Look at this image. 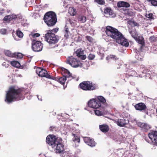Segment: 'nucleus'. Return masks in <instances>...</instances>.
I'll return each instance as SVG.
<instances>
[{
    "label": "nucleus",
    "instance_id": "nucleus-28",
    "mask_svg": "<svg viewBox=\"0 0 157 157\" xmlns=\"http://www.w3.org/2000/svg\"><path fill=\"white\" fill-rule=\"evenodd\" d=\"M5 55L9 57H13L14 56V53H12L9 50H6L5 52Z\"/></svg>",
    "mask_w": 157,
    "mask_h": 157
},
{
    "label": "nucleus",
    "instance_id": "nucleus-56",
    "mask_svg": "<svg viewBox=\"0 0 157 157\" xmlns=\"http://www.w3.org/2000/svg\"><path fill=\"white\" fill-rule=\"evenodd\" d=\"M5 63H5V62H4V63H3L2 65H5Z\"/></svg>",
    "mask_w": 157,
    "mask_h": 157
},
{
    "label": "nucleus",
    "instance_id": "nucleus-19",
    "mask_svg": "<svg viewBox=\"0 0 157 157\" xmlns=\"http://www.w3.org/2000/svg\"><path fill=\"white\" fill-rule=\"evenodd\" d=\"M135 39L138 43L141 45V48L144 46L145 42L143 36H137Z\"/></svg>",
    "mask_w": 157,
    "mask_h": 157
},
{
    "label": "nucleus",
    "instance_id": "nucleus-45",
    "mask_svg": "<svg viewBox=\"0 0 157 157\" xmlns=\"http://www.w3.org/2000/svg\"><path fill=\"white\" fill-rule=\"evenodd\" d=\"M30 35L33 38H35L39 37L40 36V35L38 33H31Z\"/></svg>",
    "mask_w": 157,
    "mask_h": 157
},
{
    "label": "nucleus",
    "instance_id": "nucleus-20",
    "mask_svg": "<svg viewBox=\"0 0 157 157\" xmlns=\"http://www.w3.org/2000/svg\"><path fill=\"white\" fill-rule=\"evenodd\" d=\"M149 69H139L137 71V75L140 78H142L144 76L147 77L148 75L146 70H149Z\"/></svg>",
    "mask_w": 157,
    "mask_h": 157
},
{
    "label": "nucleus",
    "instance_id": "nucleus-32",
    "mask_svg": "<svg viewBox=\"0 0 157 157\" xmlns=\"http://www.w3.org/2000/svg\"><path fill=\"white\" fill-rule=\"evenodd\" d=\"M129 75L131 76H137V72H136L134 70L132 69H129Z\"/></svg>",
    "mask_w": 157,
    "mask_h": 157
},
{
    "label": "nucleus",
    "instance_id": "nucleus-30",
    "mask_svg": "<svg viewBox=\"0 0 157 157\" xmlns=\"http://www.w3.org/2000/svg\"><path fill=\"white\" fill-rule=\"evenodd\" d=\"M73 136H74L73 138V141L75 143H79L80 141L79 137L76 136L74 134H73Z\"/></svg>",
    "mask_w": 157,
    "mask_h": 157
},
{
    "label": "nucleus",
    "instance_id": "nucleus-35",
    "mask_svg": "<svg viewBox=\"0 0 157 157\" xmlns=\"http://www.w3.org/2000/svg\"><path fill=\"white\" fill-rule=\"evenodd\" d=\"M85 38L90 43H93L94 41V40L92 37L90 36H86Z\"/></svg>",
    "mask_w": 157,
    "mask_h": 157
},
{
    "label": "nucleus",
    "instance_id": "nucleus-18",
    "mask_svg": "<svg viewBox=\"0 0 157 157\" xmlns=\"http://www.w3.org/2000/svg\"><path fill=\"white\" fill-rule=\"evenodd\" d=\"M84 51L82 49H78L76 52L77 56L80 59L83 60L85 59L86 58L85 55H83Z\"/></svg>",
    "mask_w": 157,
    "mask_h": 157
},
{
    "label": "nucleus",
    "instance_id": "nucleus-40",
    "mask_svg": "<svg viewBox=\"0 0 157 157\" xmlns=\"http://www.w3.org/2000/svg\"><path fill=\"white\" fill-rule=\"evenodd\" d=\"M95 57V55L93 54L90 53L87 57L88 59L89 60H92L94 59Z\"/></svg>",
    "mask_w": 157,
    "mask_h": 157
},
{
    "label": "nucleus",
    "instance_id": "nucleus-15",
    "mask_svg": "<svg viewBox=\"0 0 157 157\" xmlns=\"http://www.w3.org/2000/svg\"><path fill=\"white\" fill-rule=\"evenodd\" d=\"M85 143L91 147H93L95 145V142L94 140L90 138L89 137H84L83 138Z\"/></svg>",
    "mask_w": 157,
    "mask_h": 157
},
{
    "label": "nucleus",
    "instance_id": "nucleus-54",
    "mask_svg": "<svg viewBox=\"0 0 157 157\" xmlns=\"http://www.w3.org/2000/svg\"><path fill=\"white\" fill-rule=\"evenodd\" d=\"M144 65H141V68H144Z\"/></svg>",
    "mask_w": 157,
    "mask_h": 157
},
{
    "label": "nucleus",
    "instance_id": "nucleus-41",
    "mask_svg": "<svg viewBox=\"0 0 157 157\" xmlns=\"http://www.w3.org/2000/svg\"><path fill=\"white\" fill-rule=\"evenodd\" d=\"M94 111L95 114L97 116H100L103 114V112L99 110H94Z\"/></svg>",
    "mask_w": 157,
    "mask_h": 157
},
{
    "label": "nucleus",
    "instance_id": "nucleus-13",
    "mask_svg": "<svg viewBox=\"0 0 157 157\" xmlns=\"http://www.w3.org/2000/svg\"><path fill=\"white\" fill-rule=\"evenodd\" d=\"M137 125L141 128V130L145 132H147L151 128L150 125L147 123L139 122L137 123Z\"/></svg>",
    "mask_w": 157,
    "mask_h": 157
},
{
    "label": "nucleus",
    "instance_id": "nucleus-7",
    "mask_svg": "<svg viewBox=\"0 0 157 157\" xmlns=\"http://www.w3.org/2000/svg\"><path fill=\"white\" fill-rule=\"evenodd\" d=\"M47 144L51 146H55V145L58 144H62V139L57 138L53 135H48L46 140Z\"/></svg>",
    "mask_w": 157,
    "mask_h": 157
},
{
    "label": "nucleus",
    "instance_id": "nucleus-50",
    "mask_svg": "<svg viewBox=\"0 0 157 157\" xmlns=\"http://www.w3.org/2000/svg\"><path fill=\"white\" fill-rule=\"evenodd\" d=\"M55 68H56V69H59V67L58 66H55ZM50 67H51V68H54V67H55V66H54L53 65H51V66H50Z\"/></svg>",
    "mask_w": 157,
    "mask_h": 157
},
{
    "label": "nucleus",
    "instance_id": "nucleus-48",
    "mask_svg": "<svg viewBox=\"0 0 157 157\" xmlns=\"http://www.w3.org/2000/svg\"><path fill=\"white\" fill-rule=\"evenodd\" d=\"M6 29H2L0 30V33L2 34H5L6 32Z\"/></svg>",
    "mask_w": 157,
    "mask_h": 157
},
{
    "label": "nucleus",
    "instance_id": "nucleus-58",
    "mask_svg": "<svg viewBox=\"0 0 157 157\" xmlns=\"http://www.w3.org/2000/svg\"><path fill=\"white\" fill-rule=\"evenodd\" d=\"M121 155H123V152H122V153H121Z\"/></svg>",
    "mask_w": 157,
    "mask_h": 157
},
{
    "label": "nucleus",
    "instance_id": "nucleus-36",
    "mask_svg": "<svg viewBox=\"0 0 157 157\" xmlns=\"http://www.w3.org/2000/svg\"><path fill=\"white\" fill-rule=\"evenodd\" d=\"M109 17H114L115 16V14L113 13V11L109 8Z\"/></svg>",
    "mask_w": 157,
    "mask_h": 157
},
{
    "label": "nucleus",
    "instance_id": "nucleus-11",
    "mask_svg": "<svg viewBox=\"0 0 157 157\" xmlns=\"http://www.w3.org/2000/svg\"><path fill=\"white\" fill-rule=\"evenodd\" d=\"M51 147L54 149L56 153H61L64 151V145L63 143L56 144L54 147Z\"/></svg>",
    "mask_w": 157,
    "mask_h": 157
},
{
    "label": "nucleus",
    "instance_id": "nucleus-39",
    "mask_svg": "<svg viewBox=\"0 0 157 157\" xmlns=\"http://www.w3.org/2000/svg\"><path fill=\"white\" fill-rule=\"evenodd\" d=\"M16 35L19 38H21L23 36V33L20 30L17 31H16Z\"/></svg>",
    "mask_w": 157,
    "mask_h": 157
},
{
    "label": "nucleus",
    "instance_id": "nucleus-34",
    "mask_svg": "<svg viewBox=\"0 0 157 157\" xmlns=\"http://www.w3.org/2000/svg\"><path fill=\"white\" fill-rule=\"evenodd\" d=\"M147 1L150 2L152 6H157V0H147Z\"/></svg>",
    "mask_w": 157,
    "mask_h": 157
},
{
    "label": "nucleus",
    "instance_id": "nucleus-24",
    "mask_svg": "<svg viewBox=\"0 0 157 157\" xmlns=\"http://www.w3.org/2000/svg\"><path fill=\"white\" fill-rule=\"evenodd\" d=\"M11 65L14 67L19 68L21 66L20 63L16 61H11L10 62Z\"/></svg>",
    "mask_w": 157,
    "mask_h": 157
},
{
    "label": "nucleus",
    "instance_id": "nucleus-22",
    "mask_svg": "<svg viewBox=\"0 0 157 157\" xmlns=\"http://www.w3.org/2000/svg\"><path fill=\"white\" fill-rule=\"evenodd\" d=\"M17 18V16L13 14L6 16L3 19V20L9 21L13 19H15Z\"/></svg>",
    "mask_w": 157,
    "mask_h": 157
},
{
    "label": "nucleus",
    "instance_id": "nucleus-43",
    "mask_svg": "<svg viewBox=\"0 0 157 157\" xmlns=\"http://www.w3.org/2000/svg\"><path fill=\"white\" fill-rule=\"evenodd\" d=\"M59 28H55L53 29L52 30H49L46 31V32L49 33H53V32L55 33H56L58 31Z\"/></svg>",
    "mask_w": 157,
    "mask_h": 157
},
{
    "label": "nucleus",
    "instance_id": "nucleus-1",
    "mask_svg": "<svg viewBox=\"0 0 157 157\" xmlns=\"http://www.w3.org/2000/svg\"><path fill=\"white\" fill-rule=\"evenodd\" d=\"M25 91L24 88H17L15 86H11L6 94L5 101L8 104L12 103L14 100L19 101L24 98Z\"/></svg>",
    "mask_w": 157,
    "mask_h": 157
},
{
    "label": "nucleus",
    "instance_id": "nucleus-9",
    "mask_svg": "<svg viewBox=\"0 0 157 157\" xmlns=\"http://www.w3.org/2000/svg\"><path fill=\"white\" fill-rule=\"evenodd\" d=\"M32 45V49L35 52H39L41 51L42 50L43 45L40 41L33 40Z\"/></svg>",
    "mask_w": 157,
    "mask_h": 157
},
{
    "label": "nucleus",
    "instance_id": "nucleus-16",
    "mask_svg": "<svg viewBox=\"0 0 157 157\" xmlns=\"http://www.w3.org/2000/svg\"><path fill=\"white\" fill-rule=\"evenodd\" d=\"M134 107L136 110L140 111H144L147 108L146 106L142 102H140L135 105Z\"/></svg>",
    "mask_w": 157,
    "mask_h": 157
},
{
    "label": "nucleus",
    "instance_id": "nucleus-33",
    "mask_svg": "<svg viewBox=\"0 0 157 157\" xmlns=\"http://www.w3.org/2000/svg\"><path fill=\"white\" fill-rule=\"evenodd\" d=\"M14 56L13 57L20 59L23 58V55L21 53L15 52L14 53Z\"/></svg>",
    "mask_w": 157,
    "mask_h": 157
},
{
    "label": "nucleus",
    "instance_id": "nucleus-12",
    "mask_svg": "<svg viewBox=\"0 0 157 157\" xmlns=\"http://www.w3.org/2000/svg\"><path fill=\"white\" fill-rule=\"evenodd\" d=\"M36 73L39 76L41 77H45L48 78H50L51 76L47 72L45 69H37L36 70Z\"/></svg>",
    "mask_w": 157,
    "mask_h": 157
},
{
    "label": "nucleus",
    "instance_id": "nucleus-27",
    "mask_svg": "<svg viewBox=\"0 0 157 157\" xmlns=\"http://www.w3.org/2000/svg\"><path fill=\"white\" fill-rule=\"evenodd\" d=\"M78 21L82 23H84L86 21V17L84 16H79L78 17Z\"/></svg>",
    "mask_w": 157,
    "mask_h": 157
},
{
    "label": "nucleus",
    "instance_id": "nucleus-44",
    "mask_svg": "<svg viewBox=\"0 0 157 157\" xmlns=\"http://www.w3.org/2000/svg\"><path fill=\"white\" fill-rule=\"evenodd\" d=\"M109 59H111L114 60H116L118 59L116 56L111 55H110L109 57Z\"/></svg>",
    "mask_w": 157,
    "mask_h": 157
},
{
    "label": "nucleus",
    "instance_id": "nucleus-2",
    "mask_svg": "<svg viewBox=\"0 0 157 157\" xmlns=\"http://www.w3.org/2000/svg\"><path fill=\"white\" fill-rule=\"evenodd\" d=\"M109 36L115 39L116 42L125 47L128 46V42L117 29L109 25Z\"/></svg>",
    "mask_w": 157,
    "mask_h": 157
},
{
    "label": "nucleus",
    "instance_id": "nucleus-5",
    "mask_svg": "<svg viewBox=\"0 0 157 157\" xmlns=\"http://www.w3.org/2000/svg\"><path fill=\"white\" fill-rule=\"evenodd\" d=\"M62 74L63 76L60 78L53 77L52 78H50L56 81L63 86L65 84L66 80V78H70L71 77V74L68 70V69H62Z\"/></svg>",
    "mask_w": 157,
    "mask_h": 157
},
{
    "label": "nucleus",
    "instance_id": "nucleus-31",
    "mask_svg": "<svg viewBox=\"0 0 157 157\" xmlns=\"http://www.w3.org/2000/svg\"><path fill=\"white\" fill-rule=\"evenodd\" d=\"M128 24L131 25L132 26H139V24L136 22L134 21L129 20L128 21Z\"/></svg>",
    "mask_w": 157,
    "mask_h": 157
},
{
    "label": "nucleus",
    "instance_id": "nucleus-23",
    "mask_svg": "<svg viewBox=\"0 0 157 157\" xmlns=\"http://www.w3.org/2000/svg\"><path fill=\"white\" fill-rule=\"evenodd\" d=\"M117 6L119 7H125L127 8L129 7L130 6V4L128 3L123 1L118 2Z\"/></svg>",
    "mask_w": 157,
    "mask_h": 157
},
{
    "label": "nucleus",
    "instance_id": "nucleus-21",
    "mask_svg": "<svg viewBox=\"0 0 157 157\" xmlns=\"http://www.w3.org/2000/svg\"><path fill=\"white\" fill-rule=\"evenodd\" d=\"M100 130L102 132L106 133L108 131V125L105 124H103L99 125Z\"/></svg>",
    "mask_w": 157,
    "mask_h": 157
},
{
    "label": "nucleus",
    "instance_id": "nucleus-53",
    "mask_svg": "<svg viewBox=\"0 0 157 157\" xmlns=\"http://www.w3.org/2000/svg\"><path fill=\"white\" fill-rule=\"evenodd\" d=\"M36 69H43L42 67H36Z\"/></svg>",
    "mask_w": 157,
    "mask_h": 157
},
{
    "label": "nucleus",
    "instance_id": "nucleus-52",
    "mask_svg": "<svg viewBox=\"0 0 157 157\" xmlns=\"http://www.w3.org/2000/svg\"><path fill=\"white\" fill-rule=\"evenodd\" d=\"M106 31H105V32L106 33V34H107V35H108V26H107L106 27Z\"/></svg>",
    "mask_w": 157,
    "mask_h": 157
},
{
    "label": "nucleus",
    "instance_id": "nucleus-55",
    "mask_svg": "<svg viewBox=\"0 0 157 157\" xmlns=\"http://www.w3.org/2000/svg\"><path fill=\"white\" fill-rule=\"evenodd\" d=\"M120 152H121V151H120V150H119V151H118V153H117V154H119V153Z\"/></svg>",
    "mask_w": 157,
    "mask_h": 157
},
{
    "label": "nucleus",
    "instance_id": "nucleus-59",
    "mask_svg": "<svg viewBox=\"0 0 157 157\" xmlns=\"http://www.w3.org/2000/svg\"><path fill=\"white\" fill-rule=\"evenodd\" d=\"M107 57H106V59H107Z\"/></svg>",
    "mask_w": 157,
    "mask_h": 157
},
{
    "label": "nucleus",
    "instance_id": "nucleus-46",
    "mask_svg": "<svg viewBox=\"0 0 157 157\" xmlns=\"http://www.w3.org/2000/svg\"><path fill=\"white\" fill-rule=\"evenodd\" d=\"M57 128L55 126H51L49 127V131L51 132H53V131H56Z\"/></svg>",
    "mask_w": 157,
    "mask_h": 157
},
{
    "label": "nucleus",
    "instance_id": "nucleus-6",
    "mask_svg": "<svg viewBox=\"0 0 157 157\" xmlns=\"http://www.w3.org/2000/svg\"><path fill=\"white\" fill-rule=\"evenodd\" d=\"M45 39L50 44H54L57 43L59 40V37L55 34L47 32L45 35Z\"/></svg>",
    "mask_w": 157,
    "mask_h": 157
},
{
    "label": "nucleus",
    "instance_id": "nucleus-51",
    "mask_svg": "<svg viewBox=\"0 0 157 157\" xmlns=\"http://www.w3.org/2000/svg\"><path fill=\"white\" fill-rule=\"evenodd\" d=\"M104 13H108V7H106L104 9Z\"/></svg>",
    "mask_w": 157,
    "mask_h": 157
},
{
    "label": "nucleus",
    "instance_id": "nucleus-29",
    "mask_svg": "<svg viewBox=\"0 0 157 157\" xmlns=\"http://www.w3.org/2000/svg\"><path fill=\"white\" fill-rule=\"evenodd\" d=\"M69 13L72 16H74L76 13L75 9L73 8H69Z\"/></svg>",
    "mask_w": 157,
    "mask_h": 157
},
{
    "label": "nucleus",
    "instance_id": "nucleus-57",
    "mask_svg": "<svg viewBox=\"0 0 157 157\" xmlns=\"http://www.w3.org/2000/svg\"><path fill=\"white\" fill-rule=\"evenodd\" d=\"M60 69H65V68H63V67H61Z\"/></svg>",
    "mask_w": 157,
    "mask_h": 157
},
{
    "label": "nucleus",
    "instance_id": "nucleus-49",
    "mask_svg": "<svg viewBox=\"0 0 157 157\" xmlns=\"http://www.w3.org/2000/svg\"><path fill=\"white\" fill-rule=\"evenodd\" d=\"M146 71L147 72V74L148 75H151L152 74V72H154V70L152 71H150L149 70H146Z\"/></svg>",
    "mask_w": 157,
    "mask_h": 157
},
{
    "label": "nucleus",
    "instance_id": "nucleus-26",
    "mask_svg": "<svg viewBox=\"0 0 157 157\" xmlns=\"http://www.w3.org/2000/svg\"><path fill=\"white\" fill-rule=\"evenodd\" d=\"M130 33L132 37L134 39L137 36V32L135 29L132 30L130 32Z\"/></svg>",
    "mask_w": 157,
    "mask_h": 157
},
{
    "label": "nucleus",
    "instance_id": "nucleus-37",
    "mask_svg": "<svg viewBox=\"0 0 157 157\" xmlns=\"http://www.w3.org/2000/svg\"><path fill=\"white\" fill-rule=\"evenodd\" d=\"M94 2L100 5H104L105 4L104 0H94Z\"/></svg>",
    "mask_w": 157,
    "mask_h": 157
},
{
    "label": "nucleus",
    "instance_id": "nucleus-8",
    "mask_svg": "<svg viewBox=\"0 0 157 157\" xmlns=\"http://www.w3.org/2000/svg\"><path fill=\"white\" fill-rule=\"evenodd\" d=\"M79 88L85 91H91L96 89V85L89 81H84L80 83Z\"/></svg>",
    "mask_w": 157,
    "mask_h": 157
},
{
    "label": "nucleus",
    "instance_id": "nucleus-47",
    "mask_svg": "<svg viewBox=\"0 0 157 157\" xmlns=\"http://www.w3.org/2000/svg\"><path fill=\"white\" fill-rule=\"evenodd\" d=\"M69 22L70 23V24L73 26H75L76 24L75 22H74L72 20L69 19Z\"/></svg>",
    "mask_w": 157,
    "mask_h": 157
},
{
    "label": "nucleus",
    "instance_id": "nucleus-38",
    "mask_svg": "<svg viewBox=\"0 0 157 157\" xmlns=\"http://www.w3.org/2000/svg\"><path fill=\"white\" fill-rule=\"evenodd\" d=\"M146 17L147 18H148L149 20H151L154 19V17L153 16V14L152 13H149L148 14H147L146 15Z\"/></svg>",
    "mask_w": 157,
    "mask_h": 157
},
{
    "label": "nucleus",
    "instance_id": "nucleus-14",
    "mask_svg": "<svg viewBox=\"0 0 157 157\" xmlns=\"http://www.w3.org/2000/svg\"><path fill=\"white\" fill-rule=\"evenodd\" d=\"M148 136L151 141L154 142L155 145L157 146V132L152 131L148 133Z\"/></svg>",
    "mask_w": 157,
    "mask_h": 157
},
{
    "label": "nucleus",
    "instance_id": "nucleus-3",
    "mask_svg": "<svg viewBox=\"0 0 157 157\" xmlns=\"http://www.w3.org/2000/svg\"><path fill=\"white\" fill-rule=\"evenodd\" d=\"M105 99L101 96H99L95 99H90L88 101V106L94 109H98L100 108L102 109L101 110L103 111V112L105 111V107L106 105Z\"/></svg>",
    "mask_w": 157,
    "mask_h": 157
},
{
    "label": "nucleus",
    "instance_id": "nucleus-25",
    "mask_svg": "<svg viewBox=\"0 0 157 157\" xmlns=\"http://www.w3.org/2000/svg\"><path fill=\"white\" fill-rule=\"evenodd\" d=\"M64 30L65 31L64 37L67 38L69 36V34L70 32L69 31L68 28L67 26L66 25L64 27Z\"/></svg>",
    "mask_w": 157,
    "mask_h": 157
},
{
    "label": "nucleus",
    "instance_id": "nucleus-10",
    "mask_svg": "<svg viewBox=\"0 0 157 157\" xmlns=\"http://www.w3.org/2000/svg\"><path fill=\"white\" fill-rule=\"evenodd\" d=\"M67 63L70 64L72 67H77L80 65V62L76 59L71 56L68 57L66 61Z\"/></svg>",
    "mask_w": 157,
    "mask_h": 157
},
{
    "label": "nucleus",
    "instance_id": "nucleus-4",
    "mask_svg": "<svg viewBox=\"0 0 157 157\" xmlns=\"http://www.w3.org/2000/svg\"><path fill=\"white\" fill-rule=\"evenodd\" d=\"M43 19L44 22L49 27L54 26L57 21L56 14L55 12L52 11L46 13Z\"/></svg>",
    "mask_w": 157,
    "mask_h": 157
},
{
    "label": "nucleus",
    "instance_id": "nucleus-42",
    "mask_svg": "<svg viewBox=\"0 0 157 157\" xmlns=\"http://www.w3.org/2000/svg\"><path fill=\"white\" fill-rule=\"evenodd\" d=\"M149 40L151 42H155L156 41V38L155 36H151L149 38Z\"/></svg>",
    "mask_w": 157,
    "mask_h": 157
},
{
    "label": "nucleus",
    "instance_id": "nucleus-17",
    "mask_svg": "<svg viewBox=\"0 0 157 157\" xmlns=\"http://www.w3.org/2000/svg\"><path fill=\"white\" fill-rule=\"evenodd\" d=\"M115 121L116 123H117L118 126L120 127H123L128 123V121L124 118L121 119L117 121Z\"/></svg>",
    "mask_w": 157,
    "mask_h": 157
}]
</instances>
